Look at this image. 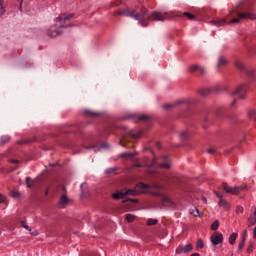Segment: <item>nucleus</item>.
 <instances>
[{
	"label": "nucleus",
	"instance_id": "nucleus-12",
	"mask_svg": "<svg viewBox=\"0 0 256 256\" xmlns=\"http://www.w3.org/2000/svg\"><path fill=\"white\" fill-rule=\"evenodd\" d=\"M163 163L160 164L161 169H170L171 164L169 163V157L163 156L162 157Z\"/></svg>",
	"mask_w": 256,
	"mask_h": 256
},
{
	"label": "nucleus",
	"instance_id": "nucleus-48",
	"mask_svg": "<svg viewBox=\"0 0 256 256\" xmlns=\"http://www.w3.org/2000/svg\"><path fill=\"white\" fill-rule=\"evenodd\" d=\"M101 149H107V143H103V144L101 145Z\"/></svg>",
	"mask_w": 256,
	"mask_h": 256
},
{
	"label": "nucleus",
	"instance_id": "nucleus-44",
	"mask_svg": "<svg viewBox=\"0 0 256 256\" xmlns=\"http://www.w3.org/2000/svg\"><path fill=\"white\" fill-rule=\"evenodd\" d=\"M215 194L218 197V199H220V201H221V199H223V194H221V193H219L217 191L215 192Z\"/></svg>",
	"mask_w": 256,
	"mask_h": 256
},
{
	"label": "nucleus",
	"instance_id": "nucleus-31",
	"mask_svg": "<svg viewBox=\"0 0 256 256\" xmlns=\"http://www.w3.org/2000/svg\"><path fill=\"white\" fill-rule=\"evenodd\" d=\"M126 221H128V223H133V221H135V216L132 214H126Z\"/></svg>",
	"mask_w": 256,
	"mask_h": 256
},
{
	"label": "nucleus",
	"instance_id": "nucleus-59",
	"mask_svg": "<svg viewBox=\"0 0 256 256\" xmlns=\"http://www.w3.org/2000/svg\"><path fill=\"white\" fill-rule=\"evenodd\" d=\"M31 234H32V235H35V233H33V232H32Z\"/></svg>",
	"mask_w": 256,
	"mask_h": 256
},
{
	"label": "nucleus",
	"instance_id": "nucleus-11",
	"mask_svg": "<svg viewBox=\"0 0 256 256\" xmlns=\"http://www.w3.org/2000/svg\"><path fill=\"white\" fill-rule=\"evenodd\" d=\"M189 71H190V73H195L196 71H198V73L200 75H205V72H206L205 68H203L197 64L190 66Z\"/></svg>",
	"mask_w": 256,
	"mask_h": 256
},
{
	"label": "nucleus",
	"instance_id": "nucleus-43",
	"mask_svg": "<svg viewBox=\"0 0 256 256\" xmlns=\"http://www.w3.org/2000/svg\"><path fill=\"white\" fill-rule=\"evenodd\" d=\"M236 213H243V207L242 206H237Z\"/></svg>",
	"mask_w": 256,
	"mask_h": 256
},
{
	"label": "nucleus",
	"instance_id": "nucleus-14",
	"mask_svg": "<svg viewBox=\"0 0 256 256\" xmlns=\"http://www.w3.org/2000/svg\"><path fill=\"white\" fill-rule=\"evenodd\" d=\"M84 114L86 115V117H99L101 115V113L95 112L93 110H85Z\"/></svg>",
	"mask_w": 256,
	"mask_h": 256
},
{
	"label": "nucleus",
	"instance_id": "nucleus-54",
	"mask_svg": "<svg viewBox=\"0 0 256 256\" xmlns=\"http://www.w3.org/2000/svg\"><path fill=\"white\" fill-rule=\"evenodd\" d=\"M45 195H49V189L46 190Z\"/></svg>",
	"mask_w": 256,
	"mask_h": 256
},
{
	"label": "nucleus",
	"instance_id": "nucleus-18",
	"mask_svg": "<svg viewBox=\"0 0 256 256\" xmlns=\"http://www.w3.org/2000/svg\"><path fill=\"white\" fill-rule=\"evenodd\" d=\"M225 111H227V108H225V106H218L216 108V114L218 115V117H221V115H223Z\"/></svg>",
	"mask_w": 256,
	"mask_h": 256
},
{
	"label": "nucleus",
	"instance_id": "nucleus-2",
	"mask_svg": "<svg viewBox=\"0 0 256 256\" xmlns=\"http://www.w3.org/2000/svg\"><path fill=\"white\" fill-rule=\"evenodd\" d=\"M251 5H253V2L251 0H241L235 8L230 11L231 17L233 18L229 24L231 23H239V21L243 19H251L252 21L256 19V16L254 14H251L249 11H251Z\"/></svg>",
	"mask_w": 256,
	"mask_h": 256
},
{
	"label": "nucleus",
	"instance_id": "nucleus-35",
	"mask_svg": "<svg viewBox=\"0 0 256 256\" xmlns=\"http://www.w3.org/2000/svg\"><path fill=\"white\" fill-rule=\"evenodd\" d=\"M21 227H23L24 229H27V231H31V229H29V225H27V221L25 220L21 221Z\"/></svg>",
	"mask_w": 256,
	"mask_h": 256
},
{
	"label": "nucleus",
	"instance_id": "nucleus-28",
	"mask_svg": "<svg viewBox=\"0 0 256 256\" xmlns=\"http://www.w3.org/2000/svg\"><path fill=\"white\" fill-rule=\"evenodd\" d=\"M184 17H187L190 21H193L195 19V15L189 13V12H184L183 13Z\"/></svg>",
	"mask_w": 256,
	"mask_h": 256
},
{
	"label": "nucleus",
	"instance_id": "nucleus-38",
	"mask_svg": "<svg viewBox=\"0 0 256 256\" xmlns=\"http://www.w3.org/2000/svg\"><path fill=\"white\" fill-rule=\"evenodd\" d=\"M190 214L194 217H199V209L195 208V210L190 211Z\"/></svg>",
	"mask_w": 256,
	"mask_h": 256
},
{
	"label": "nucleus",
	"instance_id": "nucleus-39",
	"mask_svg": "<svg viewBox=\"0 0 256 256\" xmlns=\"http://www.w3.org/2000/svg\"><path fill=\"white\" fill-rule=\"evenodd\" d=\"M253 247H254L253 242H250V243H249V246H248V248H247V253H253Z\"/></svg>",
	"mask_w": 256,
	"mask_h": 256
},
{
	"label": "nucleus",
	"instance_id": "nucleus-46",
	"mask_svg": "<svg viewBox=\"0 0 256 256\" xmlns=\"http://www.w3.org/2000/svg\"><path fill=\"white\" fill-rule=\"evenodd\" d=\"M173 107V104H166L164 105V109H171Z\"/></svg>",
	"mask_w": 256,
	"mask_h": 256
},
{
	"label": "nucleus",
	"instance_id": "nucleus-24",
	"mask_svg": "<svg viewBox=\"0 0 256 256\" xmlns=\"http://www.w3.org/2000/svg\"><path fill=\"white\" fill-rule=\"evenodd\" d=\"M248 117L253 121H256V110H249Z\"/></svg>",
	"mask_w": 256,
	"mask_h": 256
},
{
	"label": "nucleus",
	"instance_id": "nucleus-5",
	"mask_svg": "<svg viewBox=\"0 0 256 256\" xmlns=\"http://www.w3.org/2000/svg\"><path fill=\"white\" fill-rule=\"evenodd\" d=\"M222 189H224L226 193H231V195H239V191H247V189H249V186L244 185V186H236L233 188V187H229L227 183H223Z\"/></svg>",
	"mask_w": 256,
	"mask_h": 256
},
{
	"label": "nucleus",
	"instance_id": "nucleus-6",
	"mask_svg": "<svg viewBox=\"0 0 256 256\" xmlns=\"http://www.w3.org/2000/svg\"><path fill=\"white\" fill-rule=\"evenodd\" d=\"M139 137H141V132L135 133V132H133V130H130L129 132H127L126 135H124L120 139V145H122V147H125V145H126V143H128V141H133L134 139H139Z\"/></svg>",
	"mask_w": 256,
	"mask_h": 256
},
{
	"label": "nucleus",
	"instance_id": "nucleus-3",
	"mask_svg": "<svg viewBox=\"0 0 256 256\" xmlns=\"http://www.w3.org/2000/svg\"><path fill=\"white\" fill-rule=\"evenodd\" d=\"M70 19H73V14H61L58 18H56V25L51 26L47 30L48 37H59L61 33V29H65L66 27H73V24L65 25L67 21H70Z\"/></svg>",
	"mask_w": 256,
	"mask_h": 256
},
{
	"label": "nucleus",
	"instance_id": "nucleus-51",
	"mask_svg": "<svg viewBox=\"0 0 256 256\" xmlns=\"http://www.w3.org/2000/svg\"><path fill=\"white\" fill-rule=\"evenodd\" d=\"M253 233H254V239H256V226L254 227Z\"/></svg>",
	"mask_w": 256,
	"mask_h": 256
},
{
	"label": "nucleus",
	"instance_id": "nucleus-20",
	"mask_svg": "<svg viewBox=\"0 0 256 256\" xmlns=\"http://www.w3.org/2000/svg\"><path fill=\"white\" fill-rule=\"evenodd\" d=\"M237 237H239V234L232 233L229 237V243L230 245H235V241H237Z\"/></svg>",
	"mask_w": 256,
	"mask_h": 256
},
{
	"label": "nucleus",
	"instance_id": "nucleus-25",
	"mask_svg": "<svg viewBox=\"0 0 256 256\" xmlns=\"http://www.w3.org/2000/svg\"><path fill=\"white\" fill-rule=\"evenodd\" d=\"M243 247H245V238H242L239 245H238V250L237 253H240V251H243Z\"/></svg>",
	"mask_w": 256,
	"mask_h": 256
},
{
	"label": "nucleus",
	"instance_id": "nucleus-37",
	"mask_svg": "<svg viewBox=\"0 0 256 256\" xmlns=\"http://www.w3.org/2000/svg\"><path fill=\"white\" fill-rule=\"evenodd\" d=\"M117 171V168H108L106 170L107 175H111V173H115Z\"/></svg>",
	"mask_w": 256,
	"mask_h": 256
},
{
	"label": "nucleus",
	"instance_id": "nucleus-29",
	"mask_svg": "<svg viewBox=\"0 0 256 256\" xmlns=\"http://www.w3.org/2000/svg\"><path fill=\"white\" fill-rule=\"evenodd\" d=\"M182 103H184V105H190L191 101L189 100H178L175 102V105H182Z\"/></svg>",
	"mask_w": 256,
	"mask_h": 256
},
{
	"label": "nucleus",
	"instance_id": "nucleus-27",
	"mask_svg": "<svg viewBox=\"0 0 256 256\" xmlns=\"http://www.w3.org/2000/svg\"><path fill=\"white\" fill-rule=\"evenodd\" d=\"M26 185H27L28 189H31V187H33V185H35V182L32 181V183H31V178L26 177Z\"/></svg>",
	"mask_w": 256,
	"mask_h": 256
},
{
	"label": "nucleus",
	"instance_id": "nucleus-7",
	"mask_svg": "<svg viewBox=\"0 0 256 256\" xmlns=\"http://www.w3.org/2000/svg\"><path fill=\"white\" fill-rule=\"evenodd\" d=\"M249 86L243 84L237 87V89L233 92L234 97H238V99H245L247 97V90Z\"/></svg>",
	"mask_w": 256,
	"mask_h": 256
},
{
	"label": "nucleus",
	"instance_id": "nucleus-33",
	"mask_svg": "<svg viewBox=\"0 0 256 256\" xmlns=\"http://www.w3.org/2000/svg\"><path fill=\"white\" fill-rule=\"evenodd\" d=\"M196 247H197V249H203V247H204L203 240L198 239L197 243H196Z\"/></svg>",
	"mask_w": 256,
	"mask_h": 256
},
{
	"label": "nucleus",
	"instance_id": "nucleus-52",
	"mask_svg": "<svg viewBox=\"0 0 256 256\" xmlns=\"http://www.w3.org/2000/svg\"><path fill=\"white\" fill-rule=\"evenodd\" d=\"M191 256H201L199 253H193Z\"/></svg>",
	"mask_w": 256,
	"mask_h": 256
},
{
	"label": "nucleus",
	"instance_id": "nucleus-42",
	"mask_svg": "<svg viewBox=\"0 0 256 256\" xmlns=\"http://www.w3.org/2000/svg\"><path fill=\"white\" fill-rule=\"evenodd\" d=\"M87 149H93L94 151H99L101 148L99 146H89Z\"/></svg>",
	"mask_w": 256,
	"mask_h": 256
},
{
	"label": "nucleus",
	"instance_id": "nucleus-50",
	"mask_svg": "<svg viewBox=\"0 0 256 256\" xmlns=\"http://www.w3.org/2000/svg\"><path fill=\"white\" fill-rule=\"evenodd\" d=\"M235 103H237V100H233V102L231 103V106L234 107Z\"/></svg>",
	"mask_w": 256,
	"mask_h": 256
},
{
	"label": "nucleus",
	"instance_id": "nucleus-4",
	"mask_svg": "<svg viewBox=\"0 0 256 256\" xmlns=\"http://www.w3.org/2000/svg\"><path fill=\"white\" fill-rule=\"evenodd\" d=\"M147 189H156V191H159L161 189V185L159 184H153L152 186H149L148 184H144L142 182L138 183L134 189H128L123 192H118L112 194V197L114 199H123L125 195H141V193H146Z\"/></svg>",
	"mask_w": 256,
	"mask_h": 256
},
{
	"label": "nucleus",
	"instance_id": "nucleus-26",
	"mask_svg": "<svg viewBox=\"0 0 256 256\" xmlns=\"http://www.w3.org/2000/svg\"><path fill=\"white\" fill-rule=\"evenodd\" d=\"M180 138L183 139L184 141L187 140V139H189V132H187V131H182V132L180 133Z\"/></svg>",
	"mask_w": 256,
	"mask_h": 256
},
{
	"label": "nucleus",
	"instance_id": "nucleus-21",
	"mask_svg": "<svg viewBox=\"0 0 256 256\" xmlns=\"http://www.w3.org/2000/svg\"><path fill=\"white\" fill-rule=\"evenodd\" d=\"M10 197H12L13 199H19V197H21V192L17 190H11Z\"/></svg>",
	"mask_w": 256,
	"mask_h": 256
},
{
	"label": "nucleus",
	"instance_id": "nucleus-16",
	"mask_svg": "<svg viewBox=\"0 0 256 256\" xmlns=\"http://www.w3.org/2000/svg\"><path fill=\"white\" fill-rule=\"evenodd\" d=\"M212 25H215L216 27H223L225 23H227V20L225 18L216 20V21H211Z\"/></svg>",
	"mask_w": 256,
	"mask_h": 256
},
{
	"label": "nucleus",
	"instance_id": "nucleus-49",
	"mask_svg": "<svg viewBox=\"0 0 256 256\" xmlns=\"http://www.w3.org/2000/svg\"><path fill=\"white\" fill-rule=\"evenodd\" d=\"M10 163H19V160L12 159L10 160Z\"/></svg>",
	"mask_w": 256,
	"mask_h": 256
},
{
	"label": "nucleus",
	"instance_id": "nucleus-30",
	"mask_svg": "<svg viewBox=\"0 0 256 256\" xmlns=\"http://www.w3.org/2000/svg\"><path fill=\"white\" fill-rule=\"evenodd\" d=\"M121 157L123 159H127V158L131 159V158L135 157V154H133V153H123V154H121Z\"/></svg>",
	"mask_w": 256,
	"mask_h": 256
},
{
	"label": "nucleus",
	"instance_id": "nucleus-56",
	"mask_svg": "<svg viewBox=\"0 0 256 256\" xmlns=\"http://www.w3.org/2000/svg\"><path fill=\"white\" fill-rule=\"evenodd\" d=\"M18 144H19V145H23V143H22V142H18Z\"/></svg>",
	"mask_w": 256,
	"mask_h": 256
},
{
	"label": "nucleus",
	"instance_id": "nucleus-32",
	"mask_svg": "<svg viewBox=\"0 0 256 256\" xmlns=\"http://www.w3.org/2000/svg\"><path fill=\"white\" fill-rule=\"evenodd\" d=\"M211 229H212V231H217V229H219V221L218 220L213 222Z\"/></svg>",
	"mask_w": 256,
	"mask_h": 256
},
{
	"label": "nucleus",
	"instance_id": "nucleus-10",
	"mask_svg": "<svg viewBox=\"0 0 256 256\" xmlns=\"http://www.w3.org/2000/svg\"><path fill=\"white\" fill-rule=\"evenodd\" d=\"M191 251H193V244H187L186 246H178L176 248L175 253L177 255H181V253H191Z\"/></svg>",
	"mask_w": 256,
	"mask_h": 256
},
{
	"label": "nucleus",
	"instance_id": "nucleus-57",
	"mask_svg": "<svg viewBox=\"0 0 256 256\" xmlns=\"http://www.w3.org/2000/svg\"><path fill=\"white\" fill-rule=\"evenodd\" d=\"M254 216L256 217V208H255Z\"/></svg>",
	"mask_w": 256,
	"mask_h": 256
},
{
	"label": "nucleus",
	"instance_id": "nucleus-45",
	"mask_svg": "<svg viewBox=\"0 0 256 256\" xmlns=\"http://www.w3.org/2000/svg\"><path fill=\"white\" fill-rule=\"evenodd\" d=\"M242 239H244V241H246V239H247V230L243 231Z\"/></svg>",
	"mask_w": 256,
	"mask_h": 256
},
{
	"label": "nucleus",
	"instance_id": "nucleus-19",
	"mask_svg": "<svg viewBox=\"0 0 256 256\" xmlns=\"http://www.w3.org/2000/svg\"><path fill=\"white\" fill-rule=\"evenodd\" d=\"M9 141H11V137H9L7 135L1 136L0 145H7V143H9Z\"/></svg>",
	"mask_w": 256,
	"mask_h": 256
},
{
	"label": "nucleus",
	"instance_id": "nucleus-13",
	"mask_svg": "<svg viewBox=\"0 0 256 256\" xmlns=\"http://www.w3.org/2000/svg\"><path fill=\"white\" fill-rule=\"evenodd\" d=\"M69 203V198H67V195H62L59 200V207L63 209V207H66Z\"/></svg>",
	"mask_w": 256,
	"mask_h": 256
},
{
	"label": "nucleus",
	"instance_id": "nucleus-53",
	"mask_svg": "<svg viewBox=\"0 0 256 256\" xmlns=\"http://www.w3.org/2000/svg\"><path fill=\"white\" fill-rule=\"evenodd\" d=\"M202 201H203L204 203H207V198H202Z\"/></svg>",
	"mask_w": 256,
	"mask_h": 256
},
{
	"label": "nucleus",
	"instance_id": "nucleus-1",
	"mask_svg": "<svg viewBox=\"0 0 256 256\" xmlns=\"http://www.w3.org/2000/svg\"><path fill=\"white\" fill-rule=\"evenodd\" d=\"M114 15H122L123 17H132L138 21L142 27H147L149 23L147 21H165L167 19L166 13L152 12L151 14L145 8H142L139 12L133 8L124 10H118Z\"/></svg>",
	"mask_w": 256,
	"mask_h": 256
},
{
	"label": "nucleus",
	"instance_id": "nucleus-17",
	"mask_svg": "<svg viewBox=\"0 0 256 256\" xmlns=\"http://www.w3.org/2000/svg\"><path fill=\"white\" fill-rule=\"evenodd\" d=\"M223 65H227V58L225 56H220L218 58V67H223Z\"/></svg>",
	"mask_w": 256,
	"mask_h": 256
},
{
	"label": "nucleus",
	"instance_id": "nucleus-58",
	"mask_svg": "<svg viewBox=\"0 0 256 256\" xmlns=\"http://www.w3.org/2000/svg\"><path fill=\"white\" fill-rule=\"evenodd\" d=\"M63 191H65V187H63Z\"/></svg>",
	"mask_w": 256,
	"mask_h": 256
},
{
	"label": "nucleus",
	"instance_id": "nucleus-15",
	"mask_svg": "<svg viewBox=\"0 0 256 256\" xmlns=\"http://www.w3.org/2000/svg\"><path fill=\"white\" fill-rule=\"evenodd\" d=\"M219 207H222L223 209H230L231 205H229V202H227L225 199L221 198L218 202Z\"/></svg>",
	"mask_w": 256,
	"mask_h": 256
},
{
	"label": "nucleus",
	"instance_id": "nucleus-40",
	"mask_svg": "<svg viewBox=\"0 0 256 256\" xmlns=\"http://www.w3.org/2000/svg\"><path fill=\"white\" fill-rule=\"evenodd\" d=\"M147 119H149V116H147V115H141V116H139V120L140 121H147Z\"/></svg>",
	"mask_w": 256,
	"mask_h": 256
},
{
	"label": "nucleus",
	"instance_id": "nucleus-47",
	"mask_svg": "<svg viewBox=\"0 0 256 256\" xmlns=\"http://www.w3.org/2000/svg\"><path fill=\"white\" fill-rule=\"evenodd\" d=\"M5 201V196H3L2 194H0V203H3Z\"/></svg>",
	"mask_w": 256,
	"mask_h": 256
},
{
	"label": "nucleus",
	"instance_id": "nucleus-41",
	"mask_svg": "<svg viewBox=\"0 0 256 256\" xmlns=\"http://www.w3.org/2000/svg\"><path fill=\"white\" fill-rule=\"evenodd\" d=\"M208 153L210 155H215V153H217V150H215V148H210V149H208Z\"/></svg>",
	"mask_w": 256,
	"mask_h": 256
},
{
	"label": "nucleus",
	"instance_id": "nucleus-8",
	"mask_svg": "<svg viewBox=\"0 0 256 256\" xmlns=\"http://www.w3.org/2000/svg\"><path fill=\"white\" fill-rule=\"evenodd\" d=\"M219 91V88L213 87V88H200L198 89V94L200 97H207L210 93H217Z\"/></svg>",
	"mask_w": 256,
	"mask_h": 256
},
{
	"label": "nucleus",
	"instance_id": "nucleus-23",
	"mask_svg": "<svg viewBox=\"0 0 256 256\" xmlns=\"http://www.w3.org/2000/svg\"><path fill=\"white\" fill-rule=\"evenodd\" d=\"M157 223H159V220L153 219V218H149V219L146 221V224H147L148 226L157 225Z\"/></svg>",
	"mask_w": 256,
	"mask_h": 256
},
{
	"label": "nucleus",
	"instance_id": "nucleus-36",
	"mask_svg": "<svg viewBox=\"0 0 256 256\" xmlns=\"http://www.w3.org/2000/svg\"><path fill=\"white\" fill-rule=\"evenodd\" d=\"M0 15H5V7H3V1L0 0Z\"/></svg>",
	"mask_w": 256,
	"mask_h": 256
},
{
	"label": "nucleus",
	"instance_id": "nucleus-22",
	"mask_svg": "<svg viewBox=\"0 0 256 256\" xmlns=\"http://www.w3.org/2000/svg\"><path fill=\"white\" fill-rule=\"evenodd\" d=\"M253 225H256V216H255V214L250 215V217L248 218V227H251Z\"/></svg>",
	"mask_w": 256,
	"mask_h": 256
},
{
	"label": "nucleus",
	"instance_id": "nucleus-9",
	"mask_svg": "<svg viewBox=\"0 0 256 256\" xmlns=\"http://www.w3.org/2000/svg\"><path fill=\"white\" fill-rule=\"evenodd\" d=\"M211 243L214 246L219 245L220 243H223V234L219 232H215L211 236Z\"/></svg>",
	"mask_w": 256,
	"mask_h": 256
},
{
	"label": "nucleus",
	"instance_id": "nucleus-34",
	"mask_svg": "<svg viewBox=\"0 0 256 256\" xmlns=\"http://www.w3.org/2000/svg\"><path fill=\"white\" fill-rule=\"evenodd\" d=\"M235 65L237 69H241V70L245 69V66L243 65V63H241V61H236Z\"/></svg>",
	"mask_w": 256,
	"mask_h": 256
},
{
	"label": "nucleus",
	"instance_id": "nucleus-55",
	"mask_svg": "<svg viewBox=\"0 0 256 256\" xmlns=\"http://www.w3.org/2000/svg\"><path fill=\"white\" fill-rule=\"evenodd\" d=\"M19 9H20V11H22V9H23V7L21 6V4H20V7H19Z\"/></svg>",
	"mask_w": 256,
	"mask_h": 256
}]
</instances>
